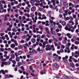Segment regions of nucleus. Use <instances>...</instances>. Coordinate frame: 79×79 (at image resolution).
Segmentation results:
<instances>
[{"instance_id": "nucleus-1", "label": "nucleus", "mask_w": 79, "mask_h": 79, "mask_svg": "<svg viewBox=\"0 0 79 79\" xmlns=\"http://www.w3.org/2000/svg\"><path fill=\"white\" fill-rule=\"evenodd\" d=\"M46 48H45L46 50V51H48V50H49V51H50L51 50H52V48H50V45L49 44H48L46 46Z\"/></svg>"}, {"instance_id": "nucleus-2", "label": "nucleus", "mask_w": 79, "mask_h": 79, "mask_svg": "<svg viewBox=\"0 0 79 79\" xmlns=\"http://www.w3.org/2000/svg\"><path fill=\"white\" fill-rule=\"evenodd\" d=\"M68 58V56H66L65 57H63L62 59L65 63H68V60H67Z\"/></svg>"}, {"instance_id": "nucleus-3", "label": "nucleus", "mask_w": 79, "mask_h": 79, "mask_svg": "<svg viewBox=\"0 0 79 79\" xmlns=\"http://www.w3.org/2000/svg\"><path fill=\"white\" fill-rule=\"evenodd\" d=\"M70 66H71V67H72V69H71V71H74V64H73V63H70L69 64Z\"/></svg>"}, {"instance_id": "nucleus-4", "label": "nucleus", "mask_w": 79, "mask_h": 79, "mask_svg": "<svg viewBox=\"0 0 79 79\" xmlns=\"http://www.w3.org/2000/svg\"><path fill=\"white\" fill-rule=\"evenodd\" d=\"M49 22L51 24H53V25H54V26L56 25V22H53V20H52L51 18H49Z\"/></svg>"}, {"instance_id": "nucleus-5", "label": "nucleus", "mask_w": 79, "mask_h": 79, "mask_svg": "<svg viewBox=\"0 0 79 79\" xmlns=\"http://www.w3.org/2000/svg\"><path fill=\"white\" fill-rule=\"evenodd\" d=\"M34 5L36 6L38 5H40L41 7H42V6H43V3L42 2H41L40 4V3H35Z\"/></svg>"}, {"instance_id": "nucleus-6", "label": "nucleus", "mask_w": 79, "mask_h": 79, "mask_svg": "<svg viewBox=\"0 0 79 79\" xmlns=\"http://www.w3.org/2000/svg\"><path fill=\"white\" fill-rule=\"evenodd\" d=\"M45 31L48 34L51 35V33H50V31H48V27H46L45 28Z\"/></svg>"}, {"instance_id": "nucleus-7", "label": "nucleus", "mask_w": 79, "mask_h": 79, "mask_svg": "<svg viewBox=\"0 0 79 79\" xmlns=\"http://www.w3.org/2000/svg\"><path fill=\"white\" fill-rule=\"evenodd\" d=\"M67 36L69 39H71V38H72V36L71 35V34L69 33H68L67 34Z\"/></svg>"}, {"instance_id": "nucleus-8", "label": "nucleus", "mask_w": 79, "mask_h": 79, "mask_svg": "<svg viewBox=\"0 0 79 79\" xmlns=\"http://www.w3.org/2000/svg\"><path fill=\"white\" fill-rule=\"evenodd\" d=\"M72 55L73 56L75 57V58H77L78 57V56L77 54H76L75 53L72 52Z\"/></svg>"}, {"instance_id": "nucleus-9", "label": "nucleus", "mask_w": 79, "mask_h": 79, "mask_svg": "<svg viewBox=\"0 0 79 79\" xmlns=\"http://www.w3.org/2000/svg\"><path fill=\"white\" fill-rule=\"evenodd\" d=\"M31 42H32V43H34L35 42H36V40L35 39L32 38L31 39Z\"/></svg>"}, {"instance_id": "nucleus-10", "label": "nucleus", "mask_w": 79, "mask_h": 79, "mask_svg": "<svg viewBox=\"0 0 79 79\" xmlns=\"http://www.w3.org/2000/svg\"><path fill=\"white\" fill-rule=\"evenodd\" d=\"M46 71H47V70L46 69H44L43 71V72H41V74H46Z\"/></svg>"}, {"instance_id": "nucleus-11", "label": "nucleus", "mask_w": 79, "mask_h": 79, "mask_svg": "<svg viewBox=\"0 0 79 79\" xmlns=\"http://www.w3.org/2000/svg\"><path fill=\"white\" fill-rule=\"evenodd\" d=\"M15 46L16 45L14 44H12L10 45V47L12 48H15Z\"/></svg>"}, {"instance_id": "nucleus-12", "label": "nucleus", "mask_w": 79, "mask_h": 79, "mask_svg": "<svg viewBox=\"0 0 79 79\" xmlns=\"http://www.w3.org/2000/svg\"><path fill=\"white\" fill-rule=\"evenodd\" d=\"M36 9V7H35V6H33V7L31 9V11H35V10Z\"/></svg>"}, {"instance_id": "nucleus-13", "label": "nucleus", "mask_w": 79, "mask_h": 79, "mask_svg": "<svg viewBox=\"0 0 79 79\" xmlns=\"http://www.w3.org/2000/svg\"><path fill=\"white\" fill-rule=\"evenodd\" d=\"M36 64L38 66H41V63L38 62L36 63Z\"/></svg>"}, {"instance_id": "nucleus-14", "label": "nucleus", "mask_w": 79, "mask_h": 79, "mask_svg": "<svg viewBox=\"0 0 79 79\" xmlns=\"http://www.w3.org/2000/svg\"><path fill=\"white\" fill-rule=\"evenodd\" d=\"M66 23L65 21L62 22L61 23V24L63 26H66Z\"/></svg>"}, {"instance_id": "nucleus-15", "label": "nucleus", "mask_w": 79, "mask_h": 79, "mask_svg": "<svg viewBox=\"0 0 79 79\" xmlns=\"http://www.w3.org/2000/svg\"><path fill=\"white\" fill-rule=\"evenodd\" d=\"M38 27L39 29H40L42 31H44V28H43V27H42L41 25H39L38 26Z\"/></svg>"}, {"instance_id": "nucleus-16", "label": "nucleus", "mask_w": 79, "mask_h": 79, "mask_svg": "<svg viewBox=\"0 0 79 79\" xmlns=\"http://www.w3.org/2000/svg\"><path fill=\"white\" fill-rule=\"evenodd\" d=\"M50 32L52 35H55V34H56V32H55V31H51Z\"/></svg>"}, {"instance_id": "nucleus-17", "label": "nucleus", "mask_w": 79, "mask_h": 79, "mask_svg": "<svg viewBox=\"0 0 79 79\" xmlns=\"http://www.w3.org/2000/svg\"><path fill=\"white\" fill-rule=\"evenodd\" d=\"M23 52L22 51H18V54L19 55H20L23 54Z\"/></svg>"}, {"instance_id": "nucleus-18", "label": "nucleus", "mask_w": 79, "mask_h": 79, "mask_svg": "<svg viewBox=\"0 0 79 79\" xmlns=\"http://www.w3.org/2000/svg\"><path fill=\"white\" fill-rule=\"evenodd\" d=\"M54 67L55 68H58L59 67V65H58V64L56 63H55L54 64Z\"/></svg>"}, {"instance_id": "nucleus-19", "label": "nucleus", "mask_w": 79, "mask_h": 79, "mask_svg": "<svg viewBox=\"0 0 79 79\" xmlns=\"http://www.w3.org/2000/svg\"><path fill=\"white\" fill-rule=\"evenodd\" d=\"M51 13H52V11H49L48 12V15L49 16H51Z\"/></svg>"}, {"instance_id": "nucleus-20", "label": "nucleus", "mask_w": 79, "mask_h": 79, "mask_svg": "<svg viewBox=\"0 0 79 79\" xmlns=\"http://www.w3.org/2000/svg\"><path fill=\"white\" fill-rule=\"evenodd\" d=\"M30 2L31 4H34V2H35V1L34 0H31L30 1Z\"/></svg>"}, {"instance_id": "nucleus-21", "label": "nucleus", "mask_w": 79, "mask_h": 79, "mask_svg": "<svg viewBox=\"0 0 79 79\" xmlns=\"http://www.w3.org/2000/svg\"><path fill=\"white\" fill-rule=\"evenodd\" d=\"M64 20L65 21H67V20H69V17H64Z\"/></svg>"}, {"instance_id": "nucleus-22", "label": "nucleus", "mask_w": 79, "mask_h": 79, "mask_svg": "<svg viewBox=\"0 0 79 79\" xmlns=\"http://www.w3.org/2000/svg\"><path fill=\"white\" fill-rule=\"evenodd\" d=\"M14 42L15 44V45H16V46H18V43L17 42V41L15 40V42Z\"/></svg>"}, {"instance_id": "nucleus-23", "label": "nucleus", "mask_w": 79, "mask_h": 79, "mask_svg": "<svg viewBox=\"0 0 79 79\" xmlns=\"http://www.w3.org/2000/svg\"><path fill=\"white\" fill-rule=\"evenodd\" d=\"M53 42V40L52 39H50L48 40V42L50 44H52Z\"/></svg>"}, {"instance_id": "nucleus-24", "label": "nucleus", "mask_w": 79, "mask_h": 79, "mask_svg": "<svg viewBox=\"0 0 79 79\" xmlns=\"http://www.w3.org/2000/svg\"><path fill=\"white\" fill-rule=\"evenodd\" d=\"M3 4H1L0 5V9H3Z\"/></svg>"}, {"instance_id": "nucleus-25", "label": "nucleus", "mask_w": 79, "mask_h": 79, "mask_svg": "<svg viewBox=\"0 0 79 79\" xmlns=\"http://www.w3.org/2000/svg\"><path fill=\"white\" fill-rule=\"evenodd\" d=\"M3 13V9H0V13Z\"/></svg>"}, {"instance_id": "nucleus-26", "label": "nucleus", "mask_w": 79, "mask_h": 79, "mask_svg": "<svg viewBox=\"0 0 79 79\" xmlns=\"http://www.w3.org/2000/svg\"><path fill=\"white\" fill-rule=\"evenodd\" d=\"M37 51H35L34 49L32 50V53H37Z\"/></svg>"}, {"instance_id": "nucleus-27", "label": "nucleus", "mask_w": 79, "mask_h": 79, "mask_svg": "<svg viewBox=\"0 0 79 79\" xmlns=\"http://www.w3.org/2000/svg\"><path fill=\"white\" fill-rule=\"evenodd\" d=\"M78 20L76 19L75 21V25H77L78 24Z\"/></svg>"}, {"instance_id": "nucleus-28", "label": "nucleus", "mask_w": 79, "mask_h": 79, "mask_svg": "<svg viewBox=\"0 0 79 79\" xmlns=\"http://www.w3.org/2000/svg\"><path fill=\"white\" fill-rule=\"evenodd\" d=\"M37 51H41V53H43V51H42V50H40V47H39L37 49Z\"/></svg>"}, {"instance_id": "nucleus-29", "label": "nucleus", "mask_w": 79, "mask_h": 79, "mask_svg": "<svg viewBox=\"0 0 79 79\" xmlns=\"http://www.w3.org/2000/svg\"><path fill=\"white\" fill-rule=\"evenodd\" d=\"M11 57L12 58L14 59V58H15V54H12L11 55Z\"/></svg>"}, {"instance_id": "nucleus-30", "label": "nucleus", "mask_w": 79, "mask_h": 79, "mask_svg": "<svg viewBox=\"0 0 79 79\" xmlns=\"http://www.w3.org/2000/svg\"><path fill=\"white\" fill-rule=\"evenodd\" d=\"M58 39L59 41H61V40H62V36L59 37L58 38Z\"/></svg>"}, {"instance_id": "nucleus-31", "label": "nucleus", "mask_w": 79, "mask_h": 79, "mask_svg": "<svg viewBox=\"0 0 79 79\" xmlns=\"http://www.w3.org/2000/svg\"><path fill=\"white\" fill-rule=\"evenodd\" d=\"M22 38L23 39H24L26 38V35H23L22 36Z\"/></svg>"}, {"instance_id": "nucleus-32", "label": "nucleus", "mask_w": 79, "mask_h": 79, "mask_svg": "<svg viewBox=\"0 0 79 79\" xmlns=\"http://www.w3.org/2000/svg\"><path fill=\"white\" fill-rule=\"evenodd\" d=\"M64 52L65 53H67V52L68 53H69L70 52V50H69L68 51L66 50V49H64Z\"/></svg>"}, {"instance_id": "nucleus-33", "label": "nucleus", "mask_w": 79, "mask_h": 79, "mask_svg": "<svg viewBox=\"0 0 79 79\" xmlns=\"http://www.w3.org/2000/svg\"><path fill=\"white\" fill-rule=\"evenodd\" d=\"M19 60H20L19 57H17L16 58V60L17 61H19Z\"/></svg>"}, {"instance_id": "nucleus-34", "label": "nucleus", "mask_w": 79, "mask_h": 79, "mask_svg": "<svg viewBox=\"0 0 79 79\" xmlns=\"http://www.w3.org/2000/svg\"><path fill=\"white\" fill-rule=\"evenodd\" d=\"M4 64H4V62H1V66L2 67H3L4 66Z\"/></svg>"}, {"instance_id": "nucleus-35", "label": "nucleus", "mask_w": 79, "mask_h": 79, "mask_svg": "<svg viewBox=\"0 0 79 79\" xmlns=\"http://www.w3.org/2000/svg\"><path fill=\"white\" fill-rule=\"evenodd\" d=\"M71 29L69 28L68 29V30L69 31H71L72 32H74V31L73 30H71Z\"/></svg>"}, {"instance_id": "nucleus-36", "label": "nucleus", "mask_w": 79, "mask_h": 79, "mask_svg": "<svg viewBox=\"0 0 79 79\" xmlns=\"http://www.w3.org/2000/svg\"><path fill=\"white\" fill-rule=\"evenodd\" d=\"M8 18L6 17H5V18L4 19V21H8Z\"/></svg>"}, {"instance_id": "nucleus-37", "label": "nucleus", "mask_w": 79, "mask_h": 79, "mask_svg": "<svg viewBox=\"0 0 79 79\" xmlns=\"http://www.w3.org/2000/svg\"><path fill=\"white\" fill-rule=\"evenodd\" d=\"M23 46L24 48V49H25V50H26V49H27V48L26 46V45H25V44H23Z\"/></svg>"}, {"instance_id": "nucleus-38", "label": "nucleus", "mask_w": 79, "mask_h": 79, "mask_svg": "<svg viewBox=\"0 0 79 79\" xmlns=\"http://www.w3.org/2000/svg\"><path fill=\"white\" fill-rule=\"evenodd\" d=\"M17 31H18V32H20V33H22V32L21 31V29L20 28H18L17 29Z\"/></svg>"}, {"instance_id": "nucleus-39", "label": "nucleus", "mask_w": 79, "mask_h": 79, "mask_svg": "<svg viewBox=\"0 0 79 79\" xmlns=\"http://www.w3.org/2000/svg\"><path fill=\"white\" fill-rule=\"evenodd\" d=\"M12 62L13 64H16V61L15 60H12Z\"/></svg>"}, {"instance_id": "nucleus-40", "label": "nucleus", "mask_w": 79, "mask_h": 79, "mask_svg": "<svg viewBox=\"0 0 79 79\" xmlns=\"http://www.w3.org/2000/svg\"><path fill=\"white\" fill-rule=\"evenodd\" d=\"M73 18L74 19H76V18L77 16L76 15H75L74 14H73Z\"/></svg>"}, {"instance_id": "nucleus-41", "label": "nucleus", "mask_w": 79, "mask_h": 79, "mask_svg": "<svg viewBox=\"0 0 79 79\" xmlns=\"http://www.w3.org/2000/svg\"><path fill=\"white\" fill-rule=\"evenodd\" d=\"M49 27L50 28H52V27H53V25L52 24H50L49 25Z\"/></svg>"}, {"instance_id": "nucleus-42", "label": "nucleus", "mask_w": 79, "mask_h": 79, "mask_svg": "<svg viewBox=\"0 0 79 79\" xmlns=\"http://www.w3.org/2000/svg\"><path fill=\"white\" fill-rule=\"evenodd\" d=\"M61 48H65V46L63 44H61Z\"/></svg>"}, {"instance_id": "nucleus-43", "label": "nucleus", "mask_w": 79, "mask_h": 79, "mask_svg": "<svg viewBox=\"0 0 79 79\" xmlns=\"http://www.w3.org/2000/svg\"><path fill=\"white\" fill-rule=\"evenodd\" d=\"M54 44L55 45V47H57V46H58V44L57 43H56V42H54Z\"/></svg>"}, {"instance_id": "nucleus-44", "label": "nucleus", "mask_w": 79, "mask_h": 79, "mask_svg": "<svg viewBox=\"0 0 79 79\" xmlns=\"http://www.w3.org/2000/svg\"><path fill=\"white\" fill-rule=\"evenodd\" d=\"M69 19L70 21H73V19H74L73 18H72V17H71V16H70V17H69Z\"/></svg>"}, {"instance_id": "nucleus-45", "label": "nucleus", "mask_w": 79, "mask_h": 79, "mask_svg": "<svg viewBox=\"0 0 79 79\" xmlns=\"http://www.w3.org/2000/svg\"><path fill=\"white\" fill-rule=\"evenodd\" d=\"M64 77L65 79H69V78L68 77L66 76H64Z\"/></svg>"}, {"instance_id": "nucleus-46", "label": "nucleus", "mask_w": 79, "mask_h": 79, "mask_svg": "<svg viewBox=\"0 0 79 79\" xmlns=\"http://www.w3.org/2000/svg\"><path fill=\"white\" fill-rule=\"evenodd\" d=\"M20 42L21 44H23V43H24L25 42H24V40H21L20 41Z\"/></svg>"}, {"instance_id": "nucleus-47", "label": "nucleus", "mask_w": 79, "mask_h": 79, "mask_svg": "<svg viewBox=\"0 0 79 79\" xmlns=\"http://www.w3.org/2000/svg\"><path fill=\"white\" fill-rule=\"evenodd\" d=\"M0 50L2 52H3V51H5V49L3 48H0Z\"/></svg>"}, {"instance_id": "nucleus-48", "label": "nucleus", "mask_w": 79, "mask_h": 79, "mask_svg": "<svg viewBox=\"0 0 79 79\" xmlns=\"http://www.w3.org/2000/svg\"><path fill=\"white\" fill-rule=\"evenodd\" d=\"M60 52L61 53H63L64 52V50L63 49H61L60 50Z\"/></svg>"}, {"instance_id": "nucleus-49", "label": "nucleus", "mask_w": 79, "mask_h": 79, "mask_svg": "<svg viewBox=\"0 0 79 79\" xmlns=\"http://www.w3.org/2000/svg\"><path fill=\"white\" fill-rule=\"evenodd\" d=\"M49 17L51 18V19H52V20H53L55 19V18L54 17H51V16H49Z\"/></svg>"}, {"instance_id": "nucleus-50", "label": "nucleus", "mask_w": 79, "mask_h": 79, "mask_svg": "<svg viewBox=\"0 0 79 79\" xmlns=\"http://www.w3.org/2000/svg\"><path fill=\"white\" fill-rule=\"evenodd\" d=\"M22 64V63L21 62H19L18 64V66H20Z\"/></svg>"}, {"instance_id": "nucleus-51", "label": "nucleus", "mask_w": 79, "mask_h": 79, "mask_svg": "<svg viewBox=\"0 0 79 79\" xmlns=\"http://www.w3.org/2000/svg\"><path fill=\"white\" fill-rule=\"evenodd\" d=\"M12 31L14 32H16V31H17V30L16 28L12 29Z\"/></svg>"}, {"instance_id": "nucleus-52", "label": "nucleus", "mask_w": 79, "mask_h": 79, "mask_svg": "<svg viewBox=\"0 0 79 79\" xmlns=\"http://www.w3.org/2000/svg\"><path fill=\"white\" fill-rule=\"evenodd\" d=\"M64 12L66 14V15H68V10H66L64 11Z\"/></svg>"}, {"instance_id": "nucleus-53", "label": "nucleus", "mask_w": 79, "mask_h": 79, "mask_svg": "<svg viewBox=\"0 0 79 79\" xmlns=\"http://www.w3.org/2000/svg\"><path fill=\"white\" fill-rule=\"evenodd\" d=\"M57 34L59 37H60L61 35V34L60 33H57Z\"/></svg>"}, {"instance_id": "nucleus-54", "label": "nucleus", "mask_w": 79, "mask_h": 79, "mask_svg": "<svg viewBox=\"0 0 79 79\" xmlns=\"http://www.w3.org/2000/svg\"><path fill=\"white\" fill-rule=\"evenodd\" d=\"M73 60H74L75 63H77V62H78V60H76V59H74Z\"/></svg>"}, {"instance_id": "nucleus-55", "label": "nucleus", "mask_w": 79, "mask_h": 79, "mask_svg": "<svg viewBox=\"0 0 79 79\" xmlns=\"http://www.w3.org/2000/svg\"><path fill=\"white\" fill-rule=\"evenodd\" d=\"M15 40H15L13 38H12L11 40V41L12 42H14Z\"/></svg>"}, {"instance_id": "nucleus-56", "label": "nucleus", "mask_w": 79, "mask_h": 79, "mask_svg": "<svg viewBox=\"0 0 79 79\" xmlns=\"http://www.w3.org/2000/svg\"><path fill=\"white\" fill-rule=\"evenodd\" d=\"M24 19H26V17H25L24 16H23L22 17V21H23V20H24Z\"/></svg>"}, {"instance_id": "nucleus-57", "label": "nucleus", "mask_w": 79, "mask_h": 79, "mask_svg": "<svg viewBox=\"0 0 79 79\" xmlns=\"http://www.w3.org/2000/svg\"><path fill=\"white\" fill-rule=\"evenodd\" d=\"M74 48H75V50H77V48H78V46H75L74 47Z\"/></svg>"}, {"instance_id": "nucleus-58", "label": "nucleus", "mask_w": 79, "mask_h": 79, "mask_svg": "<svg viewBox=\"0 0 79 79\" xmlns=\"http://www.w3.org/2000/svg\"><path fill=\"white\" fill-rule=\"evenodd\" d=\"M18 71H19V73H23V71L21 70H19Z\"/></svg>"}, {"instance_id": "nucleus-59", "label": "nucleus", "mask_w": 79, "mask_h": 79, "mask_svg": "<svg viewBox=\"0 0 79 79\" xmlns=\"http://www.w3.org/2000/svg\"><path fill=\"white\" fill-rule=\"evenodd\" d=\"M9 16H10V15H9V14H7L4 17H9Z\"/></svg>"}, {"instance_id": "nucleus-60", "label": "nucleus", "mask_w": 79, "mask_h": 79, "mask_svg": "<svg viewBox=\"0 0 79 79\" xmlns=\"http://www.w3.org/2000/svg\"><path fill=\"white\" fill-rule=\"evenodd\" d=\"M45 35H42L41 37V39H44V37H45Z\"/></svg>"}, {"instance_id": "nucleus-61", "label": "nucleus", "mask_w": 79, "mask_h": 79, "mask_svg": "<svg viewBox=\"0 0 79 79\" xmlns=\"http://www.w3.org/2000/svg\"><path fill=\"white\" fill-rule=\"evenodd\" d=\"M9 8H11V5L9 4L7 6Z\"/></svg>"}, {"instance_id": "nucleus-62", "label": "nucleus", "mask_w": 79, "mask_h": 79, "mask_svg": "<svg viewBox=\"0 0 79 79\" xmlns=\"http://www.w3.org/2000/svg\"><path fill=\"white\" fill-rule=\"evenodd\" d=\"M75 44H76V45H78V44H79V43H78V42H77V41H75Z\"/></svg>"}, {"instance_id": "nucleus-63", "label": "nucleus", "mask_w": 79, "mask_h": 79, "mask_svg": "<svg viewBox=\"0 0 79 79\" xmlns=\"http://www.w3.org/2000/svg\"><path fill=\"white\" fill-rule=\"evenodd\" d=\"M5 78H6V79H7V78H8V77H9V76L7 75H5Z\"/></svg>"}, {"instance_id": "nucleus-64", "label": "nucleus", "mask_w": 79, "mask_h": 79, "mask_svg": "<svg viewBox=\"0 0 79 79\" xmlns=\"http://www.w3.org/2000/svg\"><path fill=\"white\" fill-rule=\"evenodd\" d=\"M66 27H70V25L69 24H67L66 25Z\"/></svg>"}]
</instances>
